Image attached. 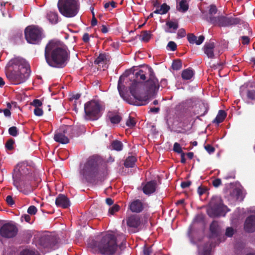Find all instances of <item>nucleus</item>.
<instances>
[{
    "mask_svg": "<svg viewBox=\"0 0 255 255\" xmlns=\"http://www.w3.org/2000/svg\"><path fill=\"white\" fill-rule=\"evenodd\" d=\"M127 224L128 227L131 228L129 230V232L131 233H136L138 231L137 229L141 224L140 218L138 216H131L127 219Z\"/></svg>",
    "mask_w": 255,
    "mask_h": 255,
    "instance_id": "obj_14",
    "label": "nucleus"
},
{
    "mask_svg": "<svg viewBox=\"0 0 255 255\" xmlns=\"http://www.w3.org/2000/svg\"><path fill=\"white\" fill-rule=\"evenodd\" d=\"M44 56L47 64L52 67L62 68L69 58L67 46L62 42L52 40L46 45Z\"/></svg>",
    "mask_w": 255,
    "mask_h": 255,
    "instance_id": "obj_1",
    "label": "nucleus"
},
{
    "mask_svg": "<svg viewBox=\"0 0 255 255\" xmlns=\"http://www.w3.org/2000/svg\"><path fill=\"white\" fill-rule=\"evenodd\" d=\"M217 12V8L215 5H211L209 10L208 13L203 15V18L209 22V19L210 17H215L214 14H216Z\"/></svg>",
    "mask_w": 255,
    "mask_h": 255,
    "instance_id": "obj_26",
    "label": "nucleus"
},
{
    "mask_svg": "<svg viewBox=\"0 0 255 255\" xmlns=\"http://www.w3.org/2000/svg\"><path fill=\"white\" fill-rule=\"evenodd\" d=\"M111 146L115 150L121 151L123 149V144L121 141L115 140L112 141Z\"/></svg>",
    "mask_w": 255,
    "mask_h": 255,
    "instance_id": "obj_31",
    "label": "nucleus"
},
{
    "mask_svg": "<svg viewBox=\"0 0 255 255\" xmlns=\"http://www.w3.org/2000/svg\"><path fill=\"white\" fill-rule=\"evenodd\" d=\"M191 184V182L190 181H184L182 182L181 183V187L183 188H186L189 187Z\"/></svg>",
    "mask_w": 255,
    "mask_h": 255,
    "instance_id": "obj_60",
    "label": "nucleus"
},
{
    "mask_svg": "<svg viewBox=\"0 0 255 255\" xmlns=\"http://www.w3.org/2000/svg\"><path fill=\"white\" fill-rule=\"evenodd\" d=\"M210 232L213 236H218L220 232V228L216 221H213L210 226Z\"/></svg>",
    "mask_w": 255,
    "mask_h": 255,
    "instance_id": "obj_24",
    "label": "nucleus"
},
{
    "mask_svg": "<svg viewBox=\"0 0 255 255\" xmlns=\"http://www.w3.org/2000/svg\"><path fill=\"white\" fill-rule=\"evenodd\" d=\"M23 218L24 219V220L27 222V223H30V220H31V217L30 216L28 215V214H25L23 215Z\"/></svg>",
    "mask_w": 255,
    "mask_h": 255,
    "instance_id": "obj_64",
    "label": "nucleus"
},
{
    "mask_svg": "<svg viewBox=\"0 0 255 255\" xmlns=\"http://www.w3.org/2000/svg\"><path fill=\"white\" fill-rule=\"evenodd\" d=\"M8 133L12 136H16L18 133L17 128L14 126L9 128L8 129Z\"/></svg>",
    "mask_w": 255,
    "mask_h": 255,
    "instance_id": "obj_42",
    "label": "nucleus"
},
{
    "mask_svg": "<svg viewBox=\"0 0 255 255\" xmlns=\"http://www.w3.org/2000/svg\"><path fill=\"white\" fill-rule=\"evenodd\" d=\"M57 7L61 15L72 18L78 13L80 4L78 0H58Z\"/></svg>",
    "mask_w": 255,
    "mask_h": 255,
    "instance_id": "obj_5",
    "label": "nucleus"
},
{
    "mask_svg": "<svg viewBox=\"0 0 255 255\" xmlns=\"http://www.w3.org/2000/svg\"><path fill=\"white\" fill-rule=\"evenodd\" d=\"M233 193L235 195L237 200H243L242 191L240 189H235L233 191Z\"/></svg>",
    "mask_w": 255,
    "mask_h": 255,
    "instance_id": "obj_45",
    "label": "nucleus"
},
{
    "mask_svg": "<svg viewBox=\"0 0 255 255\" xmlns=\"http://www.w3.org/2000/svg\"><path fill=\"white\" fill-rule=\"evenodd\" d=\"M126 126L129 128H133L136 125V122L134 120V118H132L130 116L128 117V119L126 121Z\"/></svg>",
    "mask_w": 255,
    "mask_h": 255,
    "instance_id": "obj_41",
    "label": "nucleus"
},
{
    "mask_svg": "<svg viewBox=\"0 0 255 255\" xmlns=\"http://www.w3.org/2000/svg\"><path fill=\"white\" fill-rule=\"evenodd\" d=\"M227 116V113L224 110H219L216 117L213 121V123H216L218 125L223 122Z\"/></svg>",
    "mask_w": 255,
    "mask_h": 255,
    "instance_id": "obj_25",
    "label": "nucleus"
},
{
    "mask_svg": "<svg viewBox=\"0 0 255 255\" xmlns=\"http://www.w3.org/2000/svg\"><path fill=\"white\" fill-rule=\"evenodd\" d=\"M225 235L229 237H231L234 235V230L232 227H228L226 229Z\"/></svg>",
    "mask_w": 255,
    "mask_h": 255,
    "instance_id": "obj_52",
    "label": "nucleus"
},
{
    "mask_svg": "<svg viewBox=\"0 0 255 255\" xmlns=\"http://www.w3.org/2000/svg\"><path fill=\"white\" fill-rule=\"evenodd\" d=\"M89 34L88 33H85L83 36L82 40L85 43H88L89 41Z\"/></svg>",
    "mask_w": 255,
    "mask_h": 255,
    "instance_id": "obj_61",
    "label": "nucleus"
},
{
    "mask_svg": "<svg viewBox=\"0 0 255 255\" xmlns=\"http://www.w3.org/2000/svg\"><path fill=\"white\" fill-rule=\"evenodd\" d=\"M215 48V43L213 42L206 43L202 49L204 53L208 58L214 59L216 58L214 53V49Z\"/></svg>",
    "mask_w": 255,
    "mask_h": 255,
    "instance_id": "obj_17",
    "label": "nucleus"
},
{
    "mask_svg": "<svg viewBox=\"0 0 255 255\" xmlns=\"http://www.w3.org/2000/svg\"><path fill=\"white\" fill-rule=\"evenodd\" d=\"M24 185H28L26 186V188H25L23 191V192L24 194H28L33 191V188L31 185H32L31 182H29V181L27 182H25Z\"/></svg>",
    "mask_w": 255,
    "mask_h": 255,
    "instance_id": "obj_43",
    "label": "nucleus"
},
{
    "mask_svg": "<svg viewBox=\"0 0 255 255\" xmlns=\"http://www.w3.org/2000/svg\"><path fill=\"white\" fill-rule=\"evenodd\" d=\"M55 204L57 207L66 209L70 206V202L66 196L60 194L56 198Z\"/></svg>",
    "mask_w": 255,
    "mask_h": 255,
    "instance_id": "obj_16",
    "label": "nucleus"
},
{
    "mask_svg": "<svg viewBox=\"0 0 255 255\" xmlns=\"http://www.w3.org/2000/svg\"><path fill=\"white\" fill-rule=\"evenodd\" d=\"M139 83L136 81H134L129 87V91L131 95L134 97L135 101H128L130 104L135 106L145 105L149 100V95L148 92L142 94L139 92Z\"/></svg>",
    "mask_w": 255,
    "mask_h": 255,
    "instance_id": "obj_8",
    "label": "nucleus"
},
{
    "mask_svg": "<svg viewBox=\"0 0 255 255\" xmlns=\"http://www.w3.org/2000/svg\"><path fill=\"white\" fill-rule=\"evenodd\" d=\"M37 211V208L33 205L30 206L27 209V213L30 215H35Z\"/></svg>",
    "mask_w": 255,
    "mask_h": 255,
    "instance_id": "obj_49",
    "label": "nucleus"
},
{
    "mask_svg": "<svg viewBox=\"0 0 255 255\" xmlns=\"http://www.w3.org/2000/svg\"><path fill=\"white\" fill-rule=\"evenodd\" d=\"M34 114L35 116L40 117L43 115V112L42 109L35 108L34 110Z\"/></svg>",
    "mask_w": 255,
    "mask_h": 255,
    "instance_id": "obj_53",
    "label": "nucleus"
},
{
    "mask_svg": "<svg viewBox=\"0 0 255 255\" xmlns=\"http://www.w3.org/2000/svg\"><path fill=\"white\" fill-rule=\"evenodd\" d=\"M247 96L249 99L255 101V83L254 88L248 90Z\"/></svg>",
    "mask_w": 255,
    "mask_h": 255,
    "instance_id": "obj_36",
    "label": "nucleus"
},
{
    "mask_svg": "<svg viewBox=\"0 0 255 255\" xmlns=\"http://www.w3.org/2000/svg\"><path fill=\"white\" fill-rule=\"evenodd\" d=\"M20 255H39V254L35 250L26 249L20 253Z\"/></svg>",
    "mask_w": 255,
    "mask_h": 255,
    "instance_id": "obj_39",
    "label": "nucleus"
},
{
    "mask_svg": "<svg viewBox=\"0 0 255 255\" xmlns=\"http://www.w3.org/2000/svg\"><path fill=\"white\" fill-rule=\"evenodd\" d=\"M97 20L95 17V15H93V16H92V20H91V26H94L96 25H97Z\"/></svg>",
    "mask_w": 255,
    "mask_h": 255,
    "instance_id": "obj_63",
    "label": "nucleus"
},
{
    "mask_svg": "<svg viewBox=\"0 0 255 255\" xmlns=\"http://www.w3.org/2000/svg\"><path fill=\"white\" fill-rule=\"evenodd\" d=\"M244 229L248 233L255 231V215H252L247 217L244 224Z\"/></svg>",
    "mask_w": 255,
    "mask_h": 255,
    "instance_id": "obj_18",
    "label": "nucleus"
},
{
    "mask_svg": "<svg viewBox=\"0 0 255 255\" xmlns=\"http://www.w3.org/2000/svg\"><path fill=\"white\" fill-rule=\"evenodd\" d=\"M151 36V33L150 31H142L141 32V35H140V37H141V40L142 41L147 42L150 40Z\"/></svg>",
    "mask_w": 255,
    "mask_h": 255,
    "instance_id": "obj_32",
    "label": "nucleus"
},
{
    "mask_svg": "<svg viewBox=\"0 0 255 255\" xmlns=\"http://www.w3.org/2000/svg\"><path fill=\"white\" fill-rule=\"evenodd\" d=\"M143 254L144 255H150L152 253V250L151 247H145L143 249Z\"/></svg>",
    "mask_w": 255,
    "mask_h": 255,
    "instance_id": "obj_55",
    "label": "nucleus"
},
{
    "mask_svg": "<svg viewBox=\"0 0 255 255\" xmlns=\"http://www.w3.org/2000/svg\"><path fill=\"white\" fill-rule=\"evenodd\" d=\"M48 20L52 24H56L58 21V14L56 12L49 11L47 14Z\"/></svg>",
    "mask_w": 255,
    "mask_h": 255,
    "instance_id": "obj_28",
    "label": "nucleus"
},
{
    "mask_svg": "<svg viewBox=\"0 0 255 255\" xmlns=\"http://www.w3.org/2000/svg\"><path fill=\"white\" fill-rule=\"evenodd\" d=\"M177 35L180 37H184L186 35L185 30L183 28L180 29L178 31Z\"/></svg>",
    "mask_w": 255,
    "mask_h": 255,
    "instance_id": "obj_59",
    "label": "nucleus"
},
{
    "mask_svg": "<svg viewBox=\"0 0 255 255\" xmlns=\"http://www.w3.org/2000/svg\"><path fill=\"white\" fill-rule=\"evenodd\" d=\"M194 71L190 68L184 70L181 74V77L183 80H188L191 79L194 75Z\"/></svg>",
    "mask_w": 255,
    "mask_h": 255,
    "instance_id": "obj_27",
    "label": "nucleus"
},
{
    "mask_svg": "<svg viewBox=\"0 0 255 255\" xmlns=\"http://www.w3.org/2000/svg\"><path fill=\"white\" fill-rule=\"evenodd\" d=\"M230 209L224 205L222 199L219 197H213L209 203L207 209V214L212 218L225 216Z\"/></svg>",
    "mask_w": 255,
    "mask_h": 255,
    "instance_id": "obj_7",
    "label": "nucleus"
},
{
    "mask_svg": "<svg viewBox=\"0 0 255 255\" xmlns=\"http://www.w3.org/2000/svg\"><path fill=\"white\" fill-rule=\"evenodd\" d=\"M212 184L214 187L217 188L222 184L221 180L219 178H216L213 180Z\"/></svg>",
    "mask_w": 255,
    "mask_h": 255,
    "instance_id": "obj_56",
    "label": "nucleus"
},
{
    "mask_svg": "<svg viewBox=\"0 0 255 255\" xmlns=\"http://www.w3.org/2000/svg\"><path fill=\"white\" fill-rule=\"evenodd\" d=\"M99 173L97 159L94 156L90 157L80 170V174L88 182H92Z\"/></svg>",
    "mask_w": 255,
    "mask_h": 255,
    "instance_id": "obj_6",
    "label": "nucleus"
},
{
    "mask_svg": "<svg viewBox=\"0 0 255 255\" xmlns=\"http://www.w3.org/2000/svg\"><path fill=\"white\" fill-rule=\"evenodd\" d=\"M107 60V55L105 53H101L98 57L95 60V64H99L102 62H104Z\"/></svg>",
    "mask_w": 255,
    "mask_h": 255,
    "instance_id": "obj_34",
    "label": "nucleus"
},
{
    "mask_svg": "<svg viewBox=\"0 0 255 255\" xmlns=\"http://www.w3.org/2000/svg\"><path fill=\"white\" fill-rule=\"evenodd\" d=\"M88 246L92 249L98 250L101 254L106 255L115 254L118 248L116 237L112 234H106L95 238H90Z\"/></svg>",
    "mask_w": 255,
    "mask_h": 255,
    "instance_id": "obj_3",
    "label": "nucleus"
},
{
    "mask_svg": "<svg viewBox=\"0 0 255 255\" xmlns=\"http://www.w3.org/2000/svg\"><path fill=\"white\" fill-rule=\"evenodd\" d=\"M166 24L169 28H173L174 30H176L178 28V23L177 22L168 21L166 22Z\"/></svg>",
    "mask_w": 255,
    "mask_h": 255,
    "instance_id": "obj_44",
    "label": "nucleus"
},
{
    "mask_svg": "<svg viewBox=\"0 0 255 255\" xmlns=\"http://www.w3.org/2000/svg\"><path fill=\"white\" fill-rule=\"evenodd\" d=\"M15 141L13 138H10L8 139L5 144L6 149L9 151L12 150L14 148L13 145Z\"/></svg>",
    "mask_w": 255,
    "mask_h": 255,
    "instance_id": "obj_38",
    "label": "nucleus"
},
{
    "mask_svg": "<svg viewBox=\"0 0 255 255\" xmlns=\"http://www.w3.org/2000/svg\"><path fill=\"white\" fill-rule=\"evenodd\" d=\"M170 9V6L166 3H164L161 6L160 8H157L153 11L154 13L164 14L166 13Z\"/></svg>",
    "mask_w": 255,
    "mask_h": 255,
    "instance_id": "obj_30",
    "label": "nucleus"
},
{
    "mask_svg": "<svg viewBox=\"0 0 255 255\" xmlns=\"http://www.w3.org/2000/svg\"><path fill=\"white\" fill-rule=\"evenodd\" d=\"M18 231L15 224L7 222L3 224L0 228V235L6 239L13 238L16 236Z\"/></svg>",
    "mask_w": 255,
    "mask_h": 255,
    "instance_id": "obj_12",
    "label": "nucleus"
},
{
    "mask_svg": "<svg viewBox=\"0 0 255 255\" xmlns=\"http://www.w3.org/2000/svg\"><path fill=\"white\" fill-rule=\"evenodd\" d=\"M173 150L174 152L178 153L181 154L183 152L180 144L177 142L174 143L173 145Z\"/></svg>",
    "mask_w": 255,
    "mask_h": 255,
    "instance_id": "obj_46",
    "label": "nucleus"
},
{
    "mask_svg": "<svg viewBox=\"0 0 255 255\" xmlns=\"http://www.w3.org/2000/svg\"><path fill=\"white\" fill-rule=\"evenodd\" d=\"M240 22L241 19L239 18L233 16L228 17L222 15L212 17L209 19V23L214 26L219 27H229L239 24Z\"/></svg>",
    "mask_w": 255,
    "mask_h": 255,
    "instance_id": "obj_10",
    "label": "nucleus"
},
{
    "mask_svg": "<svg viewBox=\"0 0 255 255\" xmlns=\"http://www.w3.org/2000/svg\"><path fill=\"white\" fill-rule=\"evenodd\" d=\"M107 117L113 124H119L122 119L119 114L114 112H109Z\"/></svg>",
    "mask_w": 255,
    "mask_h": 255,
    "instance_id": "obj_21",
    "label": "nucleus"
},
{
    "mask_svg": "<svg viewBox=\"0 0 255 255\" xmlns=\"http://www.w3.org/2000/svg\"><path fill=\"white\" fill-rule=\"evenodd\" d=\"M187 39L190 44L195 43L197 45H200L204 40L205 37L203 35H200L198 39L193 33H189L187 35Z\"/></svg>",
    "mask_w": 255,
    "mask_h": 255,
    "instance_id": "obj_20",
    "label": "nucleus"
},
{
    "mask_svg": "<svg viewBox=\"0 0 255 255\" xmlns=\"http://www.w3.org/2000/svg\"><path fill=\"white\" fill-rule=\"evenodd\" d=\"M141 185H144L142 188L143 192L147 195H150L153 193L157 187V181L155 180L147 182L146 183H142Z\"/></svg>",
    "mask_w": 255,
    "mask_h": 255,
    "instance_id": "obj_15",
    "label": "nucleus"
},
{
    "mask_svg": "<svg viewBox=\"0 0 255 255\" xmlns=\"http://www.w3.org/2000/svg\"><path fill=\"white\" fill-rule=\"evenodd\" d=\"M206 191V188L202 187V186H199L198 188V193L200 196L203 195L205 193Z\"/></svg>",
    "mask_w": 255,
    "mask_h": 255,
    "instance_id": "obj_62",
    "label": "nucleus"
},
{
    "mask_svg": "<svg viewBox=\"0 0 255 255\" xmlns=\"http://www.w3.org/2000/svg\"><path fill=\"white\" fill-rule=\"evenodd\" d=\"M123 82L124 80L122 76H120L118 81V90L119 91L120 96L123 98H124V95L122 89L124 88L125 87V86L123 85Z\"/></svg>",
    "mask_w": 255,
    "mask_h": 255,
    "instance_id": "obj_37",
    "label": "nucleus"
},
{
    "mask_svg": "<svg viewBox=\"0 0 255 255\" xmlns=\"http://www.w3.org/2000/svg\"><path fill=\"white\" fill-rule=\"evenodd\" d=\"M39 244L44 248H47L50 245V239L48 236H42L39 239Z\"/></svg>",
    "mask_w": 255,
    "mask_h": 255,
    "instance_id": "obj_33",
    "label": "nucleus"
},
{
    "mask_svg": "<svg viewBox=\"0 0 255 255\" xmlns=\"http://www.w3.org/2000/svg\"><path fill=\"white\" fill-rule=\"evenodd\" d=\"M129 207L132 212L140 213L143 210V203L138 199L133 201Z\"/></svg>",
    "mask_w": 255,
    "mask_h": 255,
    "instance_id": "obj_19",
    "label": "nucleus"
},
{
    "mask_svg": "<svg viewBox=\"0 0 255 255\" xmlns=\"http://www.w3.org/2000/svg\"><path fill=\"white\" fill-rule=\"evenodd\" d=\"M167 47L172 51H174L177 49V45L174 41H169L167 44Z\"/></svg>",
    "mask_w": 255,
    "mask_h": 255,
    "instance_id": "obj_48",
    "label": "nucleus"
},
{
    "mask_svg": "<svg viewBox=\"0 0 255 255\" xmlns=\"http://www.w3.org/2000/svg\"><path fill=\"white\" fill-rule=\"evenodd\" d=\"M242 43L244 45L248 44L250 42V38L248 36H242L241 37Z\"/></svg>",
    "mask_w": 255,
    "mask_h": 255,
    "instance_id": "obj_57",
    "label": "nucleus"
},
{
    "mask_svg": "<svg viewBox=\"0 0 255 255\" xmlns=\"http://www.w3.org/2000/svg\"><path fill=\"white\" fill-rule=\"evenodd\" d=\"M102 107L99 103L95 100L87 102L84 105L86 118L90 120H97L101 117Z\"/></svg>",
    "mask_w": 255,
    "mask_h": 255,
    "instance_id": "obj_9",
    "label": "nucleus"
},
{
    "mask_svg": "<svg viewBox=\"0 0 255 255\" xmlns=\"http://www.w3.org/2000/svg\"><path fill=\"white\" fill-rule=\"evenodd\" d=\"M205 149L209 154L213 153L215 150V148L210 144L205 145Z\"/></svg>",
    "mask_w": 255,
    "mask_h": 255,
    "instance_id": "obj_54",
    "label": "nucleus"
},
{
    "mask_svg": "<svg viewBox=\"0 0 255 255\" xmlns=\"http://www.w3.org/2000/svg\"><path fill=\"white\" fill-rule=\"evenodd\" d=\"M120 209V206L115 204L109 209V213L111 215H114L116 212H118Z\"/></svg>",
    "mask_w": 255,
    "mask_h": 255,
    "instance_id": "obj_47",
    "label": "nucleus"
},
{
    "mask_svg": "<svg viewBox=\"0 0 255 255\" xmlns=\"http://www.w3.org/2000/svg\"><path fill=\"white\" fill-rule=\"evenodd\" d=\"M42 30L37 26H28L25 29L24 34L27 42L30 44L39 43L42 39Z\"/></svg>",
    "mask_w": 255,
    "mask_h": 255,
    "instance_id": "obj_11",
    "label": "nucleus"
},
{
    "mask_svg": "<svg viewBox=\"0 0 255 255\" xmlns=\"http://www.w3.org/2000/svg\"><path fill=\"white\" fill-rule=\"evenodd\" d=\"M178 4L177 5V9L180 12H185L189 8V5L187 0H176Z\"/></svg>",
    "mask_w": 255,
    "mask_h": 255,
    "instance_id": "obj_23",
    "label": "nucleus"
},
{
    "mask_svg": "<svg viewBox=\"0 0 255 255\" xmlns=\"http://www.w3.org/2000/svg\"><path fill=\"white\" fill-rule=\"evenodd\" d=\"M9 68L5 72L7 78L12 83L18 85L24 83L30 75V67L24 60L18 58L10 62Z\"/></svg>",
    "mask_w": 255,
    "mask_h": 255,
    "instance_id": "obj_2",
    "label": "nucleus"
},
{
    "mask_svg": "<svg viewBox=\"0 0 255 255\" xmlns=\"http://www.w3.org/2000/svg\"><path fill=\"white\" fill-rule=\"evenodd\" d=\"M31 104L33 106L35 107V108H40L42 105V102L38 99L34 100Z\"/></svg>",
    "mask_w": 255,
    "mask_h": 255,
    "instance_id": "obj_50",
    "label": "nucleus"
},
{
    "mask_svg": "<svg viewBox=\"0 0 255 255\" xmlns=\"http://www.w3.org/2000/svg\"><path fill=\"white\" fill-rule=\"evenodd\" d=\"M26 167L25 163L24 162L19 163L17 164L18 171L14 170V173L12 175L13 184L17 188L20 186V182L21 180V174L24 173V168Z\"/></svg>",
    "mask_w": 255,
    "mask_h": 255,
    "instance_id": "obj_13",
    "label": "nucleus"
},
{
    "mask_svg": "<svg viewBox=\"0 0 255 255\" xmlns=\"http://www.w3.org/2000/svg\"><path fill=\"white\" fill-rule=\"evenodd\" d=\"M5 201L7 204L10 206H12L14 204V201L12 198V197L10 195H8L6 197Z\"/></svg>",
    "mask_w": 255,
    "mask_h": 255,
    "instance_id": "obj_51",
    "label": "nucleus"
},
{
    "mask_svg": "<svg viewBox=\"0 0 255 255\" xmlns=\"http://www.w3.org/2000/svg\"><path fill=\"white\" fill-rule=\"evenodd\" d=\"M148 79L145 82L144 86L148 94H152L158 90L159 87L158 79L155 77L153 69L149 66H146L135 72V77L137 82L144 81L147 76Z\"/></svg>",
    "mask_w": 255,
    "mask_h": 255,
    "instance_id": "obj_4",
    "label": "nucleus"
},
{
    "mask_svg": "<svg viewBox=\"0 0 255 255\" xmlns=\"http://www.w3.org/2000/svg\"><path fill=\"white\" fill-rule=\"evenodd\" d=\"M211 251V245L207 243L204 245L203 255H210Z\"/></svg>",
    "mask_w": 255,
    "mask_h": 255,
    "instance_id": "obj_40",
    "label": "nucleus"
},
{
    "mask_svg": "<svg viewBox=\"0 0 255 255\" xmlns=\"http://www.w3.org/2000/svg\"><path fill=\"white\" fill-rule=\"evenodd\" d=\"M65 130L63 132H57L54 134V139L57 142L62 144H66L69 142V138L64 134Z\"/></svg>",
    "mask_w": 255,
    "mask_h": 255,
    "instance_id": "obj_22",
    "label": "nucleus"
},
{
    "mask_svg": "<svg viewBox=\"0 0 255 255\" xmlns=\"http://www.w3.org/2000/svg\"><path fill=\"white\" fill-rule=\"evenodd\" d=\"M3 112L4 115L6 117H9L11 116V112L8 109H5L4 110L0 109V113Z\"/></svg>",
    "mask_w": 255,
    "mask_h": 255,
    "instance_id": "obj_58",
    "label": "nucleus"
},
{
    "mask_svg": "<svg viewBox=\"0 0 255 255\" xmlns=\"http://www.w3.org/2000/svg\"><path fill=\"white\" fill-rule=\"evenodd\" d=\"M182 61L177 59L173 61L172 67L174 70H179L182 68Z\"/></svg>",
    "mask_w": 255,
    "mask_h": 255,
    "instance_id": "obj_35",
    "label": "nucleus"
},
{
    "mask_svg": "<svg viewBox=\"0 0 255 255\" xmlns=\"http://www.w3.org/2000/svg\"><path fill=\"white\" fill-rule=\"evenodd\" d=\"M136 161V158L134 156H129L127 158L124 165L126 167H133Z\"/></svg>",
    "mask_w": 255,
    "mask_h": 255,
    "instance_id": "obj_29",
    "label": "nucleus"
}]
</instances>
